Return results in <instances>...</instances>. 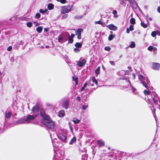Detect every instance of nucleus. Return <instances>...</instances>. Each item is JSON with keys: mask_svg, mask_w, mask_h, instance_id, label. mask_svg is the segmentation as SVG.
<instances>
[{"mask_svg": "<svg viewBox=\"0 0 160 160\" xmlns=\"http://www.w3.org/2000/svg\"><path fill=\"white\" fill-rule=\"evenodd\" d=\"M36 117L37 115H28L27 116V118L26 119H20L19 120L17 121L16 122V123L17 124H18L26 122L28 123L30 122L31 121L33 120Z\"/></svg>", "mask_w": 160, "mask_h": 160, "instance_id": "obj_1", "label": "nucleus"}, {"mask_svg": "<svg viewBox=\"0 0 160 160\" xmlns=\"http://www.w3.org/2000/svg\"><path fill=\"white\" fill-rule=\"evenodd\" d=\"M73 7L72 5H68L62 6L61 7V13H68L73 9Z\"/></svg>", "mask_w": 160, "mask_h": 160, "instance_id": "obj_2", "label": "nucleus"}, {"mask_svg": "<svg viewBox=\"0 0 160 160\" xmlns=\"http://www.w3.org/2000/svg\"><path fill=\"white\" fill-rule=\"evenodd\" d=\"M46 121L44 124L47 127L50 129H52L54 127V122H52L51 119L49 117V118H47L45 120Z\"/></svg>", "mask_w": 160, "mask_h": 160, "instance_id": "obj_3", "label": "nucleus"}, {"mask_svg": "<svg viewBox=\"0 0 160 160\" xmlns=\"http://www.w3.org/2000/svg\"><path fill=\"white\" fill-rule=\"evenodd\" d=\"M40 115L43 118L44 120L47 118H49L50 117L48 115L45 114V111L42 108H41L40 109Z\"/></svg>", "mask_w": 160, "mask_h": 160, "instance_id": "obj_4", "label": "nucleus"}, {"mask_svg": "<svg viewBox=\"0 0 160 160\" xmlns=\"http://www.w3.org/2000/svg\"><path fill=\"white\" fill-rule=\"evenodd\" d=\"M69 100H65L62 103V108L66 109H67L69 107Z\"/></svg>", "mask_w": 160, "mask_h": 160, "instance_id": "obj_5", "label": "nucleus"}, {"mask_svg": "<svg viewBox=\"0 0 160 160\" xmlns=\"http://www.w3.org/2000/svg\"><path fill=\"white\" fill-rule=\"evenodd\" d=\"M83 31L82 29H78L75 31L76 34L77 35V38L78 39L81 38V32Z\"/></svg>", "mask_w": 160, "mask_h": 160, "instance_id": "obj_6", "label": "nucleus"}, {"mask_svg": "<svg viewBox=\"0 0 160 160\" xmlns=\"http://www.w3.org/2000/svg\"><path fill=\"white\" fill-rule=\"evenodd\" d=\"M160 67V64L157 62H153L152 68L155 70H158Z\"/></svg>", "mask_w": 160, "mask_h": 160, "instance_id": "obj_7", "label": "nucleus"}, {"mask_svg": "<svg viewBox=\"0 0 160 160\" xmlns=\"http://www.w3.org/2000/svg\"><path fill=\"white\" fill-rule=\"evenodd\" d=\"M86 60L85 59H83L81 61H79L78 63V65L80 67H82L85 65L86 63Z\"/></svg>", "mask_w": 160, "mask_h": 160, "instance_id": "obj_8", "label": "nucleus"}, {"mask_svg": "<svg viewBox=\"0 0 160 160\" xmlns=\"http://www.w3.org/2000/svg\"><path fill=\"white\" fill-rule=\"evenodd\" d=\"M39 107L37 105V106H34L32 108L31 111L33 113H34L38 112L39 110Z\"/></svg>", "mask_w": 160, "mask_h": 160, "instance_id": "obj_9", "label": "nucleus"}, {"mask_svg": "<svg viewBox=\"0 0 160 160\" xmlns=\"http://www.w3.org/2000/svg\"><path fill=\"white\" fill-rule=\"evenodd\" d=\"M107 27L110 30H116L117 29V27L115 26L113 24H110L107 26Z\"/></svg>", "mask_w": 160, "mask_h": 160, "instance_id": "obj_10", "label": "nucleus"}, {"mask_svg": "<svg viewBox=\"0 0 160 160\" xmlns=\"http://www.w3.org/2000/svg\"><path fill=\"white\" fill-rule=\"evenodd\" d=\"M97 142L98 144V147H101L104 145V142L101 139L97 140Z\"/></svg>", "mask_w": 160, "mask_h": 160, "instance_id": "obj_11", "label": "nucleus"}, {"mask_svg": "<svg viewBox=\"0 0 160 160\" xmlns=\"http://www.w3.org/2000/svg\"><path fill=\"white\" fill-rule=\"evenodd\" d=\"M59 139H60L64 142H66V140L67 139V137L66 136L61 134L59 137Z\"/></svg>", "mask_w": 160, "mask_h": 160, "instance_id": "obj_12", "label": "nucleus"}, {"mask_svg": "<svg viewBox=\"0 0 160 160\" xmlns=\"http://www.w3.org/2000/svg\"><path fill=\"white\" fill-rule=\"evenodd\" d=\"M65 115V112L63 110L60 111L58 114V116L60 117H63Z\"/></svg>", "mask_w": 160, "mask_h": 160, "instance_id": "obj_13", "label": "nucleus"}, {"mask_svg": "<svg viewBox=\"0 0 160 160\" xmlns=\"http://www.w3.org/2000/svg\"><path fill=\"white\" fill-rule=\"evenodd\" d=\"M76 138L75 137H73L70 140L69 142V144L70 145L72 144L74 142H76Z\"/></svg>", "mask_w": 160, "mask_h": 160, "instance_id": "obj_14", "label": "nucleus"}, {"mask_svg": "<svg viewBox=\"0 0 160 160\" xmlns=\"http://www.w3.org/2000/svg\"><path fill=\"white\" fill-rule=\"evenodd\" d=\"M148 50L149 51H152V50H153V51H156L157 50V49L156 48H154L153 46H149L148 48Z\"/></svg>", "mask_w": 160, "mask_h": 160, "instance_id": "obj_15", "label": "nucleus"}, {"mask_svg": "<svg viewBox=\"0 0 160 160\" xmlns=\"http://www.w3.org/2000/svg\"><path fill=\"white\" fill-rule=\"evenodd\" d=\"M54 8V5L52 3H49L48 6V8L49 10L52 9Z\"/></svg>", "mask_w": 160, "mask_h": 160, "instance_id": "obj_16", "label": "nucleus"}, {"mask_svg": "<svg viewBox=\"0 0 160 160\" xmlns=\"http://www.w3.org/2000/svg\"><path fill=\"white\" fill-rule=\"evenodd\" d=\"M75 47L77 48H81L82 46V44L80 42H76L75 44Z\"/></svg>", "mask_w": 160, "mask_h": 160, "instance_id": "obj_17", "label": "nucleus"}, {"mask_svg": "<svg viewBox=\"0 0 160 160\" xmlns=\"http://www.w3.org/2000/svg\"><path fill=\"white\" fill-rule=\"evenodd\" d=\"M36 31L39 33H41L42 30V27L41 26L39 27L36 28Z\"/></svg>", "mask_w": 160, "mask_h": 160, "instance_id": "obj_18", "label": "nucleus"}, {"mask_svg": "<svg viewBox=\"0 0 160 160\" xmlns=\"http://www.w3.org/2000/svg\"><path fill=\"white\" fill-rule=\"evenodd\" d=\"M12 113L11 112H6L5 113V116L7 118H9L11 115Z\"/></svg>", "mask_w": 160, "mask_h": 160, "instance_id": "obj_19", "label": "nucleus"}, {"mask_svg": "<svg viewBox=\"0 0 160 160\" xmlns=\"http://www.w3.org/2000/svg\"><path fill=\"white\" fill-rule=\"evenodd\" d=\"M130 23L132 24H134L136 23L135 19L134 18H131L130 20Z\"/></svg>", "mask_w": 160, "mask_h": 160, "instance_id": "obj_20", "label": "nucleus"}, {"mask_svg": "<svg viewBox=\"0 0 160 160\" xmlns=\"http://www.w3.org/2000/svg\"><path fill=\"white\" fill-rule=\"evenodd\" d=\"M72 79L73 81L75 82L76 85H77L78 84V78H75L73 76L72 77Z\"/></svg>", "mask_w": 160, "mask_h": 160, "instance_id": "obj_21", "label": "nucleus"}, {"mask_svg": "<svg viewBox=\"0 0 160 160\" xmlns=\"http://www.w3.org/2000/svg\"><path fill=\"white\" fill-rule=\"evenodd\" d=\"M64 37L63 36V35H61L59 37L58 41L59 42H61L63 38Z\"/></svg>", "mask_w": 160, "mask_h": 160, "instance_id": "obj_22", "label": "nucleus"}, {"mask_svg": "<svg viewBox=\"0 0 160 160\" xmlns=\"http://www.w3.org/2000/svg\"><path fill=\"white\" fill-rule=\"evenodd\" d=\"M100 68L99 67H98L95 70V73L96 74H98L100 73Z\"/></svg>", "mask_w": 160, "mask_h": 160, "instance_id": "obj_23", "label": "nucleus"}, {"mask_svg": "<svg viewBox=\"0 0 160 160\" xmlns=\"http://www.w3.org/2000/svg\"><path fill=\"white\" fill-rule=\"evenodd\" d=\"M135 46V44L134 42H131L129 47L131 48H134Z\"/></svg>", "mask_w": 160, "mask_h": 160, "instance_id": "obj_24", "label": "nucleus"}, {"mask_svg": "<svg viewBox=\"0 0 160 160\" xmlns=\"http://www.w3.org/2000/svg\"><path fill=\"white\" fill-rule=\"evenodd\" d=\"M92 82L95 83L97 85L98 84V82L97 80L94 77H93L92 78Z\"/></svg>", "mask_w": 160, "mask_h": 160, "instance_id": "obj_25", "label": "nucleus"}, {"mask_svg": "<svg viewBox=\"0 0 160 160\" xmlns=\"http://www.w3.org/2000/svg\"><path fill=\"white\" fill-rule=\"evenodd\" d=\"M47 11V10L46 9L44 10H43L42 9H41L39 10V12L41 13L44 14Z\"/></svg>", "mask_w": 160, "mask_h": 160, "instance_id": "obj_26", "label": "nucleus"}, {"mask_svg": "<svg viewBox=\"0 0 160 160\" xmlns=\"http://www.w3.org/2000/svg\"><path fill=\"white\" fill-rule=\"evenodd\" d=\"M141 25L144 28H146L148 27V25L143 22H142L141 23Z\"/></svg>", "mask_w": 160, "mask_h": 160, "instance_id": "obj_27", "label": "nucleus"}, {"mask_svg": "<svg viewBox=\"0 0 160 160\" xmlns=\"http://www.w3.org/2000/svg\"><path fill=\"white\" fill-rule=\"evenodd\" d=\"M115 36V35H112V34H110L108 38V39L110 41H111L112 40L113 38Z\"/></svg>", "mask_w": 160, "mask_h": 160, "instance_id": "obj_28", "label": "nucleus"}, {"mask_svg": "<svg viewBox=\"0 0 160 160\" xmlns=\"http://www.w3.org/2000/svg\"><path fill=\"white\" fill-rule=\"evenodd\" d=\"M112 13L114 15V17L116 18L118 17V15L117 14V12L116 10H114L113 11Z\"/></svg>", "mask_w": 160, "mask_h": 160, "instance_id": "obj_29", "label": "nucleus"}, {"mask_svg": "<svg viewBox=\"0 0 160 160\" xmlns=\"http://www.w3.org/2000/svg\"><path fill=\"white\" fill-rule=\"evenodd\" d=\"M144 93L145 95H149L150 93V92L149 91H147L146 90H145L144 91Z\"/></svg>", "mask_w": 160, "mask_h": 160, "instance_id": "obj_30", "label": "nucleus"}, {"mask_svg": "<svg viewBox=\"0 0 160 160\" xmlns=\"http://www.w3.org/2000/svg\"><path fill=\"white\" fill-rule=\"evenodd\" d=\"M73 38H72L68 37V42L69 43H72L73 42Z\"/></svg>", "mask_w": 160, "mask_h": 160, "instance_id": "obj_31", "label": "nucleus"}, {"mask_svg": "<svg viewBox=\"0 0 160 160\" xmlns=\"http://www.w3.org/2000/svg\"><path fill=\"white\" fill-rule=\"evenodd\" d=\"M27 26L28 28H30L32 26V23L31 22H28L27 23Z\"/></svg>", "mask_w": 160, "mask_h": 160, "instance_id": "obj_32", "label": "nucleus"}, {"mask_svg": "<svg viewBox=\"0 0 160 160\" xmlns=\"http://www.w3.org/2000/svg\"><path fill=\"white\" fill-rule=\"evenodd\" d=\"M41 17V14L40 13L38 12L35 15V18L37 19H38L40 18Z\"/></svg>", "mask_w": 160, "mask_h": 160, "instance_id": "obj_33", "label": "nucleus"}, {"mask_svg": "<svg viewBox=\"0 0 160 160\" xmlns=\"http://www.w3.org/2000/svg\"><path fill=\"white\" fill-rule=\"evenodd\" d=\"M72 121L75 124L78 123L80 122V120L77 119H76V120H73Z\"/></svg>", "mask_w": 160, "mask_h": 160, "instance_id": "obj_34", "label": "nucleus"}, {"mask_svg": "<svg viewBox=\"0 0 160 160\" xmlns=\"http://www.w3.org/2000/svg\"><path fill=\"white\" fill-rule=\"evenodd\" d=\"M83 17V15L77 16L75 17L74 18L76 19H80L82 18Z\"/></svg>", "mask_w": 160, "mask_h": 160, "instance_id": "obj_35", "label": "nucleus"}, {"mask_svg": "<svg viewBox=\"0 0 160 160\" xmlns=\"http://www.w3.org/2000/svg\"><path fill=\"white\" fill-rule=\"evenodd\" d=\"M142 85L147 88L148 89V87L147 84L145 81H142Z\"/></svg>", "mask_w": 160, "mask_h": 160, "instance_id": "obj_36", "label": "nucleus"}, {"mask_svg": "<svg viewBox=\"0 0 160 160\" xmlns=\"http://www.w3.org/2000/svg\"><path fill=\"white\" fill-rule=\"evenodd\" d=\"M157 34L156 32L155 31H153L151 33V35L152 37H155Z\"/></svg>", "mask_w": 160, "mask_h": 160, "instance_id": "obj_37", "label": "nucleus"}, {"mask_svg": "<svg viewBox=\"0 0 160 160\" xmlns=\"http://www.w3.org/2000/svg\"><path fill=\"white\" fill-rule=\"evenodd\" d=\"M104 49L105 50L109 51L111 49V48L109 47L108 46L105 47L104 48Z\"/></svg>", "mask_w": 160, "mask_h": 160, "instance_id": "obj_38", "label": "nucleus"}, {"mask_svg": "<svg viewBox=\"0 0 160 160\" xmlns=\"http://www.w3.org/2000/svg\"><path fill=\"white\" fill-rule=\"evenodd\" d=\"M78 48H75L74 49V51L75 52H78L80 51V50Z\"/></svg>", "mask_w": 160, "mask_h": 160, "instance_id": "obj_39", "label": "nucleus"}, {"mask_svg": "<svg viewBox=\"0 0 160 160\" xmlns=\"http://www.w3.org/2000/svg\"><path fill=\"white\" fill-rule=\"evenodd\" d=\"M88 107V105H83L82 106V109H83L84 110H85L86 109V108Z\"/></svg>", "mask_w": 160, "mask_h": 160, "instance_id": "obj_40", "label": "nucleus"}, {"mask_svg": "<svg viewBox=\"0 0 160 160\" xmlns=\"http://www.w3.org/2000/svg\"><path fill=\"white\" fill-rule=\"evenodd\" d=\"M130 30V31H132L133 30V26L132 25H130L129 26V29Z\"/></svg>", "mask_w": 160, "mask_h": 160, "instance_id": "obj_41", "label": "nucleus"}, {"mask_svg": "<svg viewBox=\"0 0 160 160\" xmlns=\"http://www.w3.org/2000/svg\"><path fill=\"white\" fill-rule=\"evenodd\" d=\"M60 2L62 4L65 3L67 2L66 0H60Z\"/></svg>", "mask_w": 160, "mask_h": 160, "instance_id": "obj_42", "label": "nucleus"}, {"mask_svg": "<svg viewBox=\"0 0 160 160\" xmlns=\"http://www.w3.org/2000/svg\"><path fill=\"white\" fill-rule=\"evenodd\" d=\"M96 23L98 24H101V25H102L103 24V23L100 21H97L96 22Z\"/></svg>", "mask_w": 160, "mask_h": 160, "instance_id": "obj_43", "label": "nucleus"}, {"mask_svg": "<svg viewBox=\"0 0 160 160\" xmlns=\"http://www.w3.org/2000/svg\"><path fill=\"white\" fill-rule=\"evenodd\" d=\"M12 47L11 46H10L8 48L7 50L8 51H10L12 50Z\"/></svg>", "mask_w": 160, "mask_h": 160, "instance_id": "obj_44", "label": "nucleus"}, {"mask_svg": "<svg viewBox=\"0 0 160 160\" xmlns=\"http://www.w3.org/2000/svg\"><path fill=\"white\" fill-rule=\"evenodd\" d=\"M62 35H63V36L65 35L66 36H68L69 35V33L68 32H64L63 34H62Z\"/></svg>", "mask_w": 160, "mask_h": 160, "instance_id": "obj_45", "label": "nucleus"}, {"mask_svg": "<svg viewBox=\"0 0 160 160\" xmlns=\"http://www.w3.org/2000/svg\"><path fill=\"white\" fill-rule=\"evenodd\" d=\"M68 16V14H65L63 16L62 18L63 19H65L67 18Z\"/></svg>", "mask_w": 160, "mask_h": 160, "instance_id": "obj_46", "label": "nucleus"}, {"mask_svg": "<svg viewBox=\"0 0 160 160\" xmlns=\"http://www.w3.org/2000/svg\"><path fill=\"white\" fill-rule=\"evenodd\" d=\"M109 62L111 65H112L114 66L115 65V63L113 61H109Z\"/></svg>", "mask_w": 160, "mask_h": 160, "instance_id": "obj_47", "label": "nucleus"}, {"mask_svg": "<svg viewBox=\"0 0 160 160\" xmlns=\"http://www.w3.org/2000/svg\"><path fill=\"white\" fill-rule=\"evenodd\" d=\"M152 101L154 103H157L158 102V101L156 100L154 98H153Z\"/></svg>", "mask_w": 160, "mask_h": 160, "instance_id": "obj_48", "label": "nucleus"}, {"mask_svg": "<svg viewBox=\"0 0 160 160\" xmlns=\"http://www.w3.org/2000/svg\"><path fill=\"white\" fill-rule=\"evenodd\" d=\"M33 23H34L35 24V26H38L39 25V23H38V22H37L36 21L33 22Z\"/></svg>", "mask_w": 160, "mask_h": 160, "instance_id": "obj_49", "label": "nucleus"}, {"mask_svg": "<svg viewBox=\"0 0 160 160\" xmlns=\"http://www.w3.org/2000/svg\"><path fill=\"white\" fill-rule=\"evenodd\" d=\"M130 4L133 3V0H128Z\"/></svg>", "mask_w": 160, "mask_h": 160, "instance_id": "obj_50", "label": "nucleus"}, {"mask_svg": "<svg viewBox=\"0 0 160 160\" xmlns=\"http://www.w3.org/2000/svg\"><path fill=\"white\" fill-rule=\"evenodd\" d=\"M147 20L148 21V20L152 21V19L151 18H148V16H147Z\"/></svg>", "mask_w": 160, "mask_h": 160, "instance_id": "obj_51", "label": "nucleus"}, {"mask_svg": "<svg viewBox=\"0 0 160 160\" xmlns=\"http://www.w3.org/2000/svg\"><path fill=\"white\" fill-rule=\"evenodd\" d=\"M75 36V35L74 34H72L69 37L70 38H73Z\"/></svg>", "mask_w": 160, "mask_h": 160, "instance_id": "obj_52", "label": "nucleus"}, {"mask_svg": "<svg viewBox=\"0 0 160 160\" xmlns=\"http://www.w3.org/2000/svg\"><path fill=\"white\" fill-rule=\"evenodd\" d=\"M49 29L48 28H44V31L45 32H47L48 31Z\"/></svg>", "mask_w": 160, "mask_h": 160, "instance_id": "obj_53", "label": "nucleus"}, {"mask_svg": "<svg viewBox=\"0 0 160 160\" xmlns=\"http://www.w3.org/2000/svg\"><path fill=\"white\" fill-rule=\"evenodd\" d=\"M76 99L79 101H80L81 100V98L80 97H78V96L77 97H76Z\"/></svg>", "mask_w": 160, "mask_h": 160, "instance_id": "obj_54", "label": "nucleus"}, {"mask_svg": "<svg viewBox=\"0 0 160 160\" xmlns=\"http://www.w3.org/2000/svg\"><path fill=\"white\" fill-rule=\"evenodd\" d=\"M130 29L128 28H127L126 29V32L128 33H129L130 32Z\"/></svg>", "mask_w": 160, "mask_h": 160, "instance_id": "obj_55", "label": "nucleus"}, {"mask_svg": "<svg viewBox=\"0 0 160 160\" xmlns=\"http://www.w3.org/2000/svg\"><path fill=\"white\" fill-rule=\"evenodd\" d=\"M158 12L160 13V6H159L157 8Z\"/></svg>", "mask_w": 160, "mask_h": 160, "instance_id": "obj_56", "label": "nucleus"}, {"mask_svg": "<svg viewBox=\"0 0 160 160\" xmlns=\"http://www.w3.org/2000/svg\"><path fill=\"white\" fill-rule=\"evenodd\" d=\"M87 85L88 83L86 82L84 84V85L83 86L85 88L87 86Z\"/></svg>", "mask_w": 160, "mask_h": 160, "instance_id": "obj_57", "label": "nucleus"}, {"mask_svg": "<svg viewBox=\"0 0 160 160\" xmlns=\"http://www.w3.org/2000/svg\"><path fill=\"white\" fill-rule=\"evenodd\" d=\"M140 77L142 78L144 80H145V78L142 75H140Z\"/></svg>", "mask_w": 160, "mask_h": 160, "instance_id": "obj_58", "label": "nucleus"}, {"mask_svg": "<svg viewBox=\"0 0 160 160\" xmlns=\"http://www.w3.org/2000/svg\"><path fill=\"white\" fill-rule=\"evenodd\" d=\"M85 88L83 86V87L81 89V92H82V91H83L84 90V89H85Z\"/></svg>", "mask_w": 160, "mask_h": 160, "instance_id": "obj_59", "label": "nucleus"}, {"mask_svg": "<svg viewBox=\"0 0 160 160\" xmlns=\"http://www.w3.org/2000/svg\"><path fill=\"white\" fill-rule=\"evenodd\" d=\"M121 79H122V80H127V77H123V78H121Z\"/></svg>", "mask_w": 160, "mask_h": 160, "instance_id": "obj_60", "label": "nucleus"}, {"mask_svg": "<svg viewBox=\"0 0 160 160\" xmlns=\"http://www.w3.org/2000/svg\"><path fill=\"white\" fill-rule=\"evenodd\" d=\"M132 75L133 76V78L134 79L135 78V73H132Z\"/></svg>", "mask_w": 160, "mask_h": 160, "instance_id": "obj_61", "label": "nucleus"}, {"mask_svg": "<svg viewBox=\"0 0 160 160\" xmlns=\"http://www.w3.org/2000/svg\"><path fill=\"white\" fill-rule=\"evenodd\" d=\"M136 89L135 88H132V91L133 92H135L136 91Z\"/></svg>", "mask_w": 160, "mask_h": 160, "instance_id": "obj_62", "label": "nucleus"}, {"mask_svg": "<svg viewBox=\"0 0 160 160\" xmlns=\"http://www.w3.org/2000/svg\"><path fill=\"white\" fill-rule=\"evenodd\" d=\"M131 68V67H130V66H128V68L129 69H130Z\"/></svg>", "mask_w": 160, "mask_h": 160, "instance_id": "obj_63", "label": "nucleus"}, {"mask_svg": "<svg viewBox=\"0 0 160 160\" xmlns=\"http://www.w3.org/2000/svg\"><path fill=\"white\" fill-rule=\"evenodd\" d=\"M66 160H69V159H66Z\"/></svg>", "mask_w": 160, "mask_h": 160, "instance_id": "obj_64", "label": "nucleus"}]
</instances>
